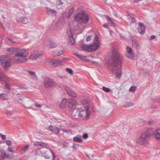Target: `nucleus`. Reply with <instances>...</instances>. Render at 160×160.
Listing matches in <instances>:
<instances>
[{
    "instance_id": "nucleus-3",
    "label": "nucleus",
    "mask_w": 160,
    "mask_h": 160,
    "mask_svg": "<svg viewBox=\"0 0 160 160\" xmlns=\"http://www.w3.org/2000/svg\"><path fill=\"white\" fill-rule=\"evenodd\" d=\"M100 46V44H97L96 43H93L92 44L86 45L82 44L81 48L83 49V51L86 50L88 52H93L97 50Z\"/></svg>"
},
{
    "instance_id": "nucleus-61",
    "label": "nucleus",
    "mask_w": 160,
    "mask_h": 160,
    "mask_svg": "<svg viewBox=\"0 0 160 160\" xmlns=\"http://www.w3.org/2000/svg\"><path fill=\"white\" fill-rule=\"evenodd\" d=\"M155 36L154 35H152L150 38V40H151L155 38Z\"/></svg>"
},
{
    "instance_id": "nucleus-21",
    "label": "nucleus",
    "mask_w": 160,
    "mask_h": 160,
    "mask_svg": "<svg viewBox=\"0 0 160 160\" xmlns=\"http://www.w3.org/2000/svg\"><path fill=\"white\" fill-rule=\"evenodd\" d=\"M105 16L108 21V23L112 26H114L115 24L113 22V19L108 15H105Z\"/></svg>"
},
{
    "instance_id": "nucleus-49",
    "label": "nucleus",
    "mask_w": 160,
    "mask_h": 160,
    "mask_svg": "<svg viewBox=\"0 0 160 160\" xmlns=\"http://www.w3.org/2000/svg\"><path fill=\"white\" fill-rule=\"evenodd\" d=\"M10 85L8 83H6L5 85V87L8 90H10Z\"/></svg>"
},
{
    "instance_id": "nucleus-33",
    "label": "nucleus",
    "mask_w": 160,
    "mask_h": 160,
    "mask_svg": "<svg viewBox=\"0 0 160 160\" xmlns=\"http://www.w3.org/2000/svg\"><path fill=\"white\" fill-rule=\"evenodd\" d=\"M29 146V144H27L25 146L21 151H20V153L21 154H22L25 151H26L27 149L28 148Z\"/></svg>"
},
{
    "instance_id": "nucleus-23",
    "label": "nucleus",
    "mask_w": 160,
    "mask_h": 160,
    "mask_svg": "<svg viewBox=\"0 0 160 160\" xmlns=\"http://www.w3.org/2000/svg\"><path fill=\"white\" fill-rule=\"evenodd\" d=\"M47 10L48 11V15L53 16H56L57 15L56 11L55 10L49 8H47Z\"/></svg>"
},
{
    "instance_id": "nucleus-1",
    "label": "nucleus",
    "mask_w": 160,
    "mask_h": 160,
    "mask_svg": "<svg viewBox=\"0 0 160 160\" xmlns=\"http://www.w3.org/2000/svg\"><path fill=\"white\" fill-rule=\"evenodd\" d=\"M112 53V55L108 61V68L111 71H115L116 77L120 78L121 74L122 58L115 49H113Z\"/></svg>"
},
{
    "instance_id": "nucleus-17",
    "label": "nucleus",
    "mask_w": 160,
    "mask_h": 160,
    "mask_svg": "<svg viewBox=\"0 0 160 160\" xmlns=\"http://www.w3.org/2000/svg\"><path fill=\"white\" fill-rule=\"evenodd\" d=\"M49 129L52 132H54L56 134L59 133L60 129L58 128L55 126H51L49 127Z\"/></svg>"
},
{
    "instance_id": "nucleus-41",
    "label": "nucleus",
    "mask_w": 160,
    "mask_h": 160,
    "mask_svg": "<svg viewBox=\"0 0 160 160\" xmlns=\"http://www.w3.org/2000/svg\"><path fill=\"white\" fill-rule=\"evenodd\" d=\"M66 70L69 74H72L73 73V70L71 69L67 68H66Z\"/></svg>"
},
{
    "instance_id": "nucleus-29",
    "label": "nucleus",
    "mask_w": 160,
    "mask_h": 160,
    "mask_svg": "<svg viewBox=\"0 0 160 160\" xmlns=\"http://www.w3.org/2000/svg\"><path fill=\"white\" fill-rule=\"evenodd\" d=\"M6 77V75L5 74L0 72V81H3L6 82L7 80L5 79Z\"/></svg>"
},
{
    "instance_id": "nucleus-62",
    "label": "nucleus",
    "mask_w": 160,
    "mask_h": 160,
    "mask_svg": "<svg viewBox=\"0 0 160 160\" xmlns=\"http://www.w3.org/2000/svg\"><path fill=\"white\" fill-rule=\"evenodd\" d=\"M38 58V56L35 55L33 56V60H35L37 58Z\"/></svg>"
},
{
    "instance_id": "nucleus-55",
    "label": "nucleus",
    "mask_w": 160,
    "mask_h": 160,
    "mask_svg": "<svg viewBox=\"0 0 160 160\" xmlns=\"http://www.w3.org/2000/svg\"><path fill=\"white\" fill-rule=\"evenodd\" d=\"M88 135L87 133H85L83 134L82 136V137L83 138L85 139H87L88 137Z\"/></svg>"
},
{
    "instance_id": "nucleus-34",
    "label": "nucleus",
    "mask_w": 160,
    "mask_h": 160,
    "mask_svg": "<svg viewBox=\"0 0 160 160\" xmlns=\"http://www.w3.org/2000/svg\"><path fill=\"white\" fill-rule=\"evenodd\" d=\"M128 15L131 18L130 19H129V20H131V23L133 22L134 23L136 22V20L135 18L132 17V16L133 15L131 13H130L128 14Z\"/></svg>"
},
{
    "instance_id": "nucleus-57",
    "label": "nucleus",
    "mask_w": 160,
    "mask_h": 160,
    "mask_svg": "<svg viewBox=\"0 0 160 160\" xmlns=\"http://www.w3.org/2000/svg\"><path fill=\"white\" fill-rule=\"evenodd\" d=\"M74 54L77 57H78L79 58H81V57H82V55H81L78 54L76 53H74Z\"/></svg>"
},
{
    "instance_id": "nucleus-14",
    "label": "nucleus",
    "mask_w": 160,
    "mask_h": 160,
    "mask_svg": "<svg viewBox=\"0 0 160 160\" xmlns=\"http://www.w3.org/2000/svg\"><path fill=\"white\" fill-rule=\"evenodd\" d=\"M126 49L127 50V53L126 55V56L128 58L130 59L132 58L133 57V54L131 48L129 46H127Z\"/></svg>"
},
{
    "instance_id": "nucleus-35",
    "label": "nucleus",
    "mask_w": 160,
    "mask_h": 160,
    "mask_svg": "<svg viewBox=\"0 0 160 160\" xmlns=\"http://www.w3.org/2000/svg\"><path fill=\"white\" fill-rule=\"evenodd\" d=\"M133 104L132 103L130 102H127L124 105V106L126 108H128L129 107H131L132 106Z\"/></svg>"
},
{
    "instance_id": "nucleus-53",
    "label": "nucleus",
    "mask_w": 160,
    "mask_h": 160,
    "mask_svg": "<svg viewBox=\"0 0 160 160\" xmlns=\"http://www.w3.org/2000/svg\"><path fill=\"white\" fill-rule=\"evenodd\" d=\"M58 77L60 78L61 79H63L66 78V76L64 75H58Z\"/></svg>"
},
{
    "instance_id": "nucleus-58",
    "label": "nucleus",
    "mask_w": 160,
    "mask_h": 160,
    "mask_svg": "<svg viewBox=\"0 0 160 160\" xmlns=\"http://www.w3.org/2000/svg\"><path fill=\"white\" fill-rule=\"evenodd\" d=\"M44 157L46 159H49L50 158L51 156H48L47 154H46L44 156Z\"/></svg>"
},
{
    "instance_id": "nucleus-38",
    "label": "nucleus",
    "mask_w": 160,
    "mask_h": 160,
    "mask_svg": "<svg viewBox=\"0 0 160 160\" xmlns=\"http://www.w3.org/2000/svg\"><path fill=\"white\" fill-rule=\"evenodd\" d=\"M102 89L106 92H109L110 91V88L105 87H102Z\"/></svg>"
},
{
    "instance_id": "nucleus-9",
    "label": "nucleus",
    "mask_w": 160,
    "mask_h": 160,
    "mask_svg": "<svg viewBox=\"0 0 160 160\" xmlns=\"http://www.w3.org/2000/svg\"><path fill=\"white\" fill-rule=\"evenodd\" d=\"M77 102L76 100L73 98H71L68 101V107L71 110H72L77 107Z\"/></svg>"
},
{
    "instance_id": "nucleus-45",
    "label": "nucleus",
    "mask_w": 160,
    "mask_h": 160,
    "mask_svg": "<svg viewBox=\"0 0 160 160\" xmlns=\"http://www.w3.org/2000/svg\"><path fill=\"white\" fill-rule=\"evenodd\" d=\"M159 99H156L155 98H153L152 99V104H153L155 102H160Z\"/></svg>"
},
{
    "instance_id": "nucleus-5",
    "label": "nucleus",
    "mask_w": 160,
    "mask_h": 160,
    "mask_svg": "<svg viewBox=\"0 0 160 160\" xmlns=\"http://www.w3.org/2000/svg\"><path fill=\"white\" fill-rule=\"evenodd\" d=\"M21 53H16L14 57V59L17 62L22 63L25 62L27 60L26 58L27 56H23Z\"/></svg>"
},
{
    "instance_id": "nucleus-59",
    "label": "nucleus",
    "mask_w": 160,
    "mask_h": 160,
    "mask_svg": "<svg viewBox=\"0 0 160 160\" xmlns=\"http://www.w3.org/2000/svg\"><path fill=\"white\" fill-rule=\"evenodd\" d=\"M8 150L10 152H13V150H12L11 148L8 147Z\"/></svg>"
},
{
    "instance_id": "nucleus-2",
    "label": "nucleus",
    "mask_w": 160,
    "mask_h": 160,
    "mask_svg": "<svg viewBox=\"0 0 160 160\" xmlns=\"http://www.w3.org/2000/svg\"><path fill=\"white\" fill-rule=\"evenodd\" d=\"M89 20L88 15L84 11H82L76 14L74 17V20L80 25L82 24H86Z\"/></svg>"
},
{
    "instance_id": "nucleus-37",
    "label": "nucleus",
    "mask_w": 160,
    "mask_h": 160,
    "mask_svg": "<svg viewBox=\"0 0 160 160\" xmlns=\"http://www.w3.org/2000/svg\"><path fill=\"white\" fill-rule=\"evenodd\" d=\"M155 122L153 120L150 119L148 122V124L150 126H151L154 124Z\"/></svg>"
},
{
    "instance_id": "nucleus-51",
    "label": "nucleus",
    "mask_w": 160,
    "mask_h": 160,
    "mask_svg": "<svg viewBox=\"0 0 160 160\" xmlns=\"http://www.w3.org/2000/svg\"><path fill=\"white\" fill-rule=\"evenodd\" d=\"M50 151L51 152L52 156V160H54L55 158V153L53 152L51 149H50Z\"/></svg>"
},
{
    "instance_id": "nucleus-54",
    "label": "nucleus",
    "mask_w": 160,
    "mask_h": 160,
    "mask_svg": "<svg viewBox=\"0 0 160 160\" xmlns=\"http://www.w3.org/2000/svg\"><path fill=\"white\" fill-rule=\"evenodd\" d=\"M57 3L58 5H61L63 4V2L61 0H57Z\"/></svg>"
},
{
    "instance_id": "nucleus-60",
    "label": "nucleus",
    "mask_w": 160,
    "mask_h": 160,
    "mask_svg": "<svg viewBox=\"0 0 160 160\" xmlns=\"http://www.w3.org/2000/svg\"><path fill=\"white\" fill-rule=\"evenodd\" d=\"M63 131L64 132H67V133H69V132L71 133V130H63Z\"/></svg>"
},
{
    "instance_id": "nucleus-39",
    "label": "nucleus",
    "mask_w": 160,
    "mask_h": 160,
    "mask_svg": "<svg viewBox=\"0 0 160 160\" xmlns=\"http://www.w3.org/2000/svg\"><path fill=\"white\" fill-rule=\"evenodd\" d=\"M69 42H70L72 45L74 44L75 41L73 36L70 37L69 39Z\"/></svg>"
},
{
    "instance_id": "nucleus-52",
    "label": "nucleus",
    "mask_w": 160,
    "mask_h": 160,
    "mask_svg": "<svg viewBox=\"0 0 160 160\" xmlns=\"http://www.w3.org/2000/svg\"><path fill=\"white\" fill-rule=\"evenodd\" d=\"M3 155L4 156H5V158H11V156H10V155L9 153H6L5 155Z\"/></svg>"
},
{
    "instance_id": "nucleus-15",
    "label": "nucleus",
    "mask_w": 160,
    "mask_h": 160,
    "mask_svg": "<svg viewBox=\"0 0 160 160\" xmlns=\"http://www.w3.org/2000/svg\"><path fill=\"white\" fill-rule=\"evenodd\" d=\"M67 13L66 12H64L59 18L58 21L61 22L62 24L65 23L66 19L67 18Z\"/></svg>"
},
{
    "instance_id": "nucleus-63",
    "label": "nucleus",
    "mask_w": 160,
    "mask_h": 160,
    "mask_svg": "<svg viewBox=\"0 0 160 160\" xmlns=\"http://www.w3.org/2000/svg\"><path fill=\"white\" fill-rule=\"evenodd\" d=\"M35 106L36 107H38L39 108H41L42 107V105L40 104H39L37 103L35 104Z\"/></svg>"
},
{
    "instance_id": "nucleus-10",
    "label": "nucleus",
    "mask_w": 160,
    "mask_h": 160,
    "mask_svg": "<svg viewBox=\"0 0 160 160\" xmlns=\"http://www.w3.org/2000/svg\"><path fill=\"white\" fill-rule=\"evenodd\" d=\"M154 131L152 128H148L145 131L142 133L148 139L153 135Z\"/></svg>"
},
{
    "instance_id": "nucleus-48",
    "label": "nucleus",
    "mask_w": 160,
    "mask_h": 160,
    "mask_svg": "<svg viewBox=\"0 0 160 160\" xmlns=\"http://www.w3.org/2000/svg\"><path fill=\"white\" fill-rule=\"evenodd\" d=\"M92 35H89L87 36L86 39V41L87 42L90 41L91 40V38L92 37Z\"/></svg>"
},
{
    "instance_id": "nucleus-19",
    "label": "nucleus",
    "mask_w": 160,
    "mask_h": 160,
    "mask_svg": "<svg viewBox=\"0 0 160 160\" xmlns=\"http://www.w3.org/2000/svg\"><path fill=\"white\" fill-rule=\"evenodd\" d=\"M17 53H21L23 56H28V53L27 50L24 49H20L18 48Z\"/></svg>"
},
{
    "instance_id": "nucleus-42",
    "label": "nucleus",
    "mask_w": 160,
    "mask_h": 160,
    "mask_svg": "<svg viewBox=\"0 0 160 160\" xmlns=\"http://www.w3.org/2000/svg\"><path fill=\"white\" fill-rule=\"evenodd\" d=\"M5 112L6 114L8 116H11L12 115V112L10 111H8L7 109H5Z\"/></svg>"
},
{
    "instance_id": "nucleus-28",
    "label": "nucleus",
    "mask_w": 160,
    "mask_h": 160,
    "mask_svg": "<svg viewBox=\"0 0 160 160\" xmlns=\"http://www.w3.org/2000/svg\"><path fill=\"white\" fill-rule=\"evenodd\" d=\"M75 11V8L74 7H72L71 8L68 13H67V18H69L70 17L73 13V12Z\"/></svg>"
},
{
    "instance_id": "nucleus-7",
    "label": "nucleus",
    "mask_w": 160,
    "mask_h": 160,
    "mask_svg": "<svg viewBox=\"0 0 160 160\" xmlns=\"http://www.w3.org/2000/svg\"><path fill=\"white\" fill-rule=\"evenodd\" d=\"M47 62L50 66H57L61 64L62 61L58 59H51L50 60L47 61Z\"/></svg>"
},
{
    "instance_id": "nucleus-22",
    "label": "nucleus",
    "mask_w": 160,
    "mask_h": 160,
    "mask_svg": "<svg viewBox=\"0 0 160 160\" xmlns=\"http://www.w3.org/2000/svg\"><path fill=\"white\" fill-rule=\"evenodd\" d=\"M139 26L138 29L139 32L141 34H143L145 32V28L143 25L141 23H139Z\"/></svg>"
},
{
    "instance_id": "nucleus-27",
    "label": "nucleus",
    "mask_w": 160,
    "mask_h": 160,
    "mask_svg": "<svg viewBox=\"0 0 160 160\" xmlns=\"http://www.w3.org/2000/svg\"><path fill=\"white\" fill-rule=\"evenodd\" d=\"M73 141L81 143L82 142V140L81 137L79 135H77V136L74 137L73 138Z\"/></svg>"
},
{
    "instance_id": "nucleus-64",
    "label": "nucleus",
    "mask_w": 160,
    "mask_h": 160,
    "mask_svg": "<svg viewBox=\"0 0 160 160\" xmlns=\"http://www.w3.org/2000/svg\"><path fill=\"white\" fill-rule=\"evenodd\" d=\"M103 27L105 28H108V25L107 24H103Z\"/></svg>"
},
{
    "instance_id": "nucleus-56",
    "label": "nucleus",
    "mask_w": 160,
    "mask_h": 160,
    "mask_svg": "<svg viewBox=\"0 0 160 160\" xmlns=\"http://www.w3.org/2000/svg\"><path fill=\"white\" fill-rule=\"evenodd\" d=\"M0 136H1L2 138V140H5L6 139V136L4 135H2L1 133H0Z\"/></svg>"
},
{
    "instance_id": "nucleus-44",
    "label": "nucleus",
    "mask_w": 160,
    "mask_h": 160,
    "mask_svg": "<svg viewBox=\"0 0 160 160\" xmlns=\"http://www.w3.org/2000/svg\"><path fill=\"white\" fill-rule=\"evenodd\" d=\"M6 142L7 144L9 146H10L12 145V142L10 140H7L5 141Z\"/></svg>"
},
{
    "instance_id": "nucleus-30",
    "label": "nucleus",
    "mask_w": 160,
    "mask_h": 160,
    "mask_svg": "<svg viewBox=\"0 0 160 160\" xmlns=\"http://www.w3.org/2000/svg\"><path fill=\"white\" fill-rule=\"evenodd\" d=\"M67 99H64L60 103V107L61 108H64L66 106V104L67 102Z\"/></svg>"
},
{
    "instance_id": "nucleus-11",
    "label": "nucleus",
    "mask_w": 160,
    "mask_h": 160,
    "mask_svg": "<svg viewBox=\"0 0 160 160\" xmlns=\"http://www.w3.org/2000/svg\"><path fill=\"white\" fill-rule=\"evenodd\" d=\"M83 106L85 110V112L86 113V118H88L90 117V111L89 110V103L87 101H85L83 102Z\"/></svg>"
},
{
    "instance_id": "nucleus-8",
    "label": "nucleus",
    "mask_w": 160,
    "mask_h": 160,
    "mask_svg": "<svg viewBox=\"0 0 160 160\" xmlns=\"http://www.w3.org/2000/svg\"><path fill=\"white\" fill-rule=\"evenodd\" d=\"M148 139L142 133L140 137L138 138V141L141 145L146 144L147 143Z\"/></svg>"
},
{
    "instance_id": "nucleus-13",
    "label": "nucleus",
    "mask_w": 160,
    "mask_h": 160,
    "mask_svg": "<svg viewBox=\"0 0 160 160\" xmlns=\"http://www.w3.org/2000/svg\"><path fill=\"white\" fill-rule=\"evenodd\" d=\"M1 65L2 68L5 70H8L11 66L12 64L9 61V60L6 61L4 62H2Z\"/></svg>"
},
{
    "instance_id": "nucleus-43",
    "label": "nucleus",
    "mask_w": 160,
    "mask_h": 160,
    "mask_svg": "<svg viewBox=\"0 0 160 160\" xmlns=\"http://www.w3.org/2000/svg\"><path fill=\"white\" fill-rule=\"evenodd\" d=\"M98 37L97 35H96L94 38V43H96L97 44H100V43H99V41H98Z\"/></svg>"
},
{
    "instance_id": "nucleus-50",
    "label": "nucleus",
    "mask_w": 160,
    "mask_h": 160,
    "mask_svg": "<svg viewBox=\"0 0 160 160\" xmlns=\"http://www.w3.org/2000/svg\"><path fill=\"white\" fill-rule=\"evenodd\" d=\"M78 147V144L76 143H73L72 148L74 149H77Z\"/></svg>"
},
{
    "instance_id": "nucleus-36",
    "label": "nucleus",
    "mask_w": 160,
    "mask_h": 160,
    "mask_svg": "<svg viewBox=\"0 0 160 160\" xmlns=\"http://www.w3.org/2000/svg\"><path fill=\"white\" fill-rule=\"evenodd\" d=\"M6 96L7 95L5 94H2L0 95V99L4 100H6Z\"/></svg>"
},
{
    "instance_id": "nucleus-25",
    "label": "nucleus",
    "mask_w": 160,
    "mask_h": 160,
    "mask_svg": "<svg viewBox=\"0 0 160 160\" xmlns=\"http://www.w3.org/2000/svg\"><path fill=\"white\" fill-rule=\"evenodd\" d=\"M18 48H10L7 49V52L10 53H17Z\"/></svg>"
},
{
    "instance_id": "nucleus-4",
    "label": "nucleus",
    "mask_w": 160,
    "mask_h": 160,
    "mask_svg": "<svg viewBox=\"0 0 160 160\" xmlns=\"http://www.w3.org/2000/svg\"><path fill=\"white\" fill-rule=\"evenodd\" d=\"M73 110L72 114L73 117L75 118H82L83 115V111L81 108H78Z\"/></svg>"
},
{
    "instance_id": "nucleus-31",
    "label": "nucleus",
    "mask_w": 160,
    "mask_h": 160,
    "mask_svg": "<svg viewBox=\"0 0 160 160\" xmlns=\"http://www.w3.org/2000/svg\"><path fill=\"white\" fill-rule=\"evenodd\" d=\"M132 45L135 48L137 49H138L139 48V42L136 40H132Z\"/></svg>"
},
{
    "instance_id": "nucleus-16",
    "label": "nucleus",
    "mask_w": 160,
    "mask_h": 160,
    "mask_svg": "<svg viewBox=\"0 0 160 160\" xmlns=\"http://www.w3.org/2000/svg\"><path fill=\"white\" fill-rule=\"evenodd\" d=\"M10 60V58L8 55L0 56V63L1 64L2 62L3 63L6 61Z\"/></svg>"
},
{
    "instance_id": "nucleus-46",
    "label": "nucleus",
    "mask_w": 160,
    "mask_h": 160,
    "mask_svg": "<svg viewBox=\"0 0 160 160\" xmlns=\"http://www.w3.org/2000/svg\"><path fill=\"white\" fill-rule=\"evenodd\" d=\"M38 142L39 143L38 145L40 146H47L48 145V144L44 142Z\"/></svg>"
},
{
    "instance_id": "nucleus-32",
    "label": "nucleus",
    "mask_w": 160,
    "mask_h": 160,
    "mask_svg": "<svg viewBox=\"0 0 160 160\" xmlns=\"http://www.w3.org/2000/svg\"><path fill=\"white\" fill-rule=\"evenodd\" d=\"M50 48H53L57 47V44L55 42L52 41H50Z\"/></svg>"
},
{
    "instance_id": "nucleus-18",
    "label": "nucleus",
    "mask_w": 160,
    "mask_h": 160,
    "mask_svg": "<svg viewBox=\"0 0 160 160\" xmlns=\"http://www.w3.org/2000/svg\"><path fill=\"white\" fill-rule=\"evenodd\" d=\"M29 75L30 76L31 78L34 80H36L37 79V77L35 73L34 72L30 70H25Z\"/></svg>"
},
{
    "instance_id": "nucleus-20",
    "label": "nucleus",
    "mask_w": 160,
    "mask_h": 160,
    "mask_svg": "<svg viewBox=\"0 0 160 160\" xmlns=\"http://www.w3.org/2000/svg\"><path fill=\"white\" fill-rule=\"evenodd\" d=\"M153 135L157 140L160 141V129H157L154 131Z\"/></svg>"
},
{
    "instance_id": "nucleus-26",
    "label": "nucleus",
    "mask_w": 160,
    "mask_h": 160,
    "mask_svg": "<svg viewBox=\"0 0 160 160\" xmlns=\"http://www.w3.org/2000/svg\"><path fill=\"white\" fill-rule=\"evenodd\" d=\"M52 55L54 57L62 55L63 53V51L61 50L60 51H58V50H55L52 52Z\"/></svg>"
},
{
    "instance_id": "nucleus-24",
    "label": "nucleus",
    "mask_w": 160,
    "mask_h": 160,
    "mask_svg": "<svg viewBox=\"0 0 160 160\" xmlns=\"http://www.w3.org/2000/svg\"><path fill=\"white\" fill-rule=\"evenodd\" d=\"M16 20L18 22H23L24 24L28 22V20L27 19L22 17L17 18H16Z\"/></svg>"
},
{
    "instance_id": "nucleus-47",
    "label": "nucleus",
    "mask_w": 160,
    "mask_h": 160,
    "mask_svg": "<svg viewBox=\"0 0 160 160\" xmlns=\"http://www.w3.org/2000/svg\"><path fill=\"white\" fill-rule=\"evenodd\" d=\"M1 152L2 153V158H5V156H4V155H5L6 152L5 151L2 149L0 150Z\"/></svg>"
},
{
    "instance_id": "nucleus-6",
    "label": "nucleus",
    "mask_w": 160,
    "mask_h": 160,
    "mask_svg": "<svg viewBox=\"0 0 160 160\" xmlns=\"http://www.w3.org/2000/svg\"><path fill=\"white\" fill-rule=\"evenodd\" d=\"M44 82V86L46 88H51L55 84L54 81L48 77L45 78Z\"/></svg>"
},
{
    "instance_id": "nucleus-12",
    "label": "nucleus",
    "mask_w": 160,
    "mask_h": 160,
    "mask_svg": "<svg viewBox=\"0 0 160 160\" xmlns=\"http://www.w3.org/2000/svg\"><path fill=\"white\" fill-rule=\"evenodd\" d=\"M65 90L67 91L68 95L72 97L75 98L77 95L74 92L72 91L70 88L66 86L65 87Z\"/></svg>"
},
{
    "instance_id": "nucleus-40",
    "label": "nucleus",
    "mask_w": 160,
    "mask_h": 160,
    "mask_svg": "<svg viewBox=\"0 0 160 160\" xmlns=\"http://www.w3.org/2000/svg\"><path fill=\"white\" fill-rule=\"evenodd\" d=\"M136 89V88L134 86H131L129 88V91L132 92H134Z\"/></svg>"
}]
</instances>
